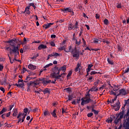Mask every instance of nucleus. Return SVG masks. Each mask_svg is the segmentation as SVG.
<instances>
[{
	"mask_svg": "<svg viewBox=\"0 0 129 129\" xmlns=\"http://www.w3.org/2000/svg\"><path fill=\"white\" fill-rule=\"evenodd\" d=\"M74 49L72 51V54L73 55V58H78V59H79V51L77 50V49L76 48H75V51Z\"/></svg>",
	"mask_w": 129,
	"mask_h": 129,
	"instance_id": "0eeeda50",
	"label": "nucleus"
},
{
	"mask_svg": "<svg viewBox=\"0 0 129 129\" xmlns=\"http://www.w3.org/2000/svg\"><path fill=\"white\" fill-rule=\"evenodd\" d=\"M62 77V75H57V77H56V79L63 81V80L61 78Z\"/></svg>",
	"mask_w": 129,
	"mask_h": 129,
	"instance_id": "58836bf2",
	"label": "nucleus"
},
{
	"mask_svg": "<svg viewBox=\"0 0 129 129\" xmlns=\"http://www.w3.org/2000/svg\"><path fill=\"white\" fill-rule=\"evenodd\" d=\"M5 115L6 116V117H9L11 115V112H9L6 114H5Z\"/></svg>",
	"mask_w": 129,
	"mask_h": 129,
	"instance_id": "680f3d73",
	"label": "nucleus"
},
{
	"mask_svg": "<svg viewBox=\"0 0 129 129\" xmlns=\"http://www.w3.org/2000/svg\"><path fill=\"white\" fill-rule=\"evenodd\" d=\"M48 56L49 57H54V58H56V57L60 56V54L57 52H53L51 54H49Z\"/></svg>",
	"mask_w": 129,
	"mask_h": 129,
	"instance_id": "ddd939ff",
	"label": "nucleus"
},
{
	"mask_svg": "<svg viewBox=\"0 0 129 129\" xmlns=\"http://www.w3.org/2000/svg\"><path fill=\"white\" fill-rule=\"evenodd\" d=\"M116 8L117 9H121V4H117Z\"/></svg>",
	"mask_w": 129,
	"mask_h": 129,
	"instance_id": "4d7b16f0",
	"label": "nucleus"
},
{
	"mask_svg": "<svg viewBox=\"0 0 129 129\" xmlns=\"http://www.w3.org/2000/svg\"><path fill=\"white\" fill-rule=\"evenodd\" d=\"M31 7H33V3H29L25 8L32 10V8H31Z\"/></svg>",
	"mask_w": 129,
	"mask_h": 129,
	"instance_id": "cd10ccee",
	"label": "nucleus"
},
{
	"mask_svg": "<svg viewBox=\"0 0 129 129\" xmlns=\"http://www.w3.org/2000/svg\"><path fill=\"white\" fill-rule=\"evenodd\" d=\"M7 110H8L7 108H6L5 107H3L2 110L0 111V115H1V114H3V113H5V112H7Z\"/></svg>",
	"mask_w": 129,
	"mask_h": 129,
	"instance_id": "4be33fe9",
	"label": "nucleus"
},
{
	"mask_svg": "<svg viewBox=\"0 0 129 129\" xmlns=\"http://www.w3.org/2000/svg\"><path fill=\"white\" fill-rule=\"evenodd\" d=\"M110 94H111V95H114L115 96H116V93H115L114 92H113V91H111V92H110Z\"/></svg>",
	"mask_w": 129,
	"mask_h": 129,
	"instance_id": "49530a36",
	"label": "nucleus"
},
{
	"mask_svg": "<svg viewBox=\"0 0 129 129\" xmlns=\"http://www.w3.org/2000/svg\"><path fill=\"white\" fill-rule=\"evenodd\" d=\"M121 109L122 110L121 111L116 114V118L114 121V123L115 124L121 122V119H122L129 120V108H128L126 112L125 108H124V107H122Z\"/></svg>",
	"mask_w": 129,
	"mask_h": 129,
	"instance_id": "f257e3e1",
	"label": "nucleus"
},
{
	"mask_svg": "<svg viewBox=\"0 0 129 129\" xmlns=\"http://www.w3.org/2000/svg\"><path fill=\"white\" fill-rule=\"evenodd\" d=\"M12 92H9L8 94H7V97H12ZM9 96H10V97H9Z\"/></svg>",
	"mask_w": 129,
	"mask_h": 129,
	"instance_id": "052dcab7",
	"label": "nucleus"
},
{
	"mask_svg": "<svg viewBox=\"0 0 129 129\" xmlns=\"http://www.w3.org/2000/svg\"><path fill=\"white\" fill-rule=\"evenodd\" d=\"M23 49L24 51L26 52V50H27V49H28V46H24Z\"/></svg>",
	"mask_w": 129,
	"mask_h": 129,
	"instance_id": "774afa93",
	"label": "nucleus"
},
{
	"mask_svg": "<svg viewBox=\"0 0 129 129\" xmlns=\"http://www.w3.org/2000/svg\"><path fill=\"white\" fill-rule=\"evenodd\" d=\"M70 28L71 29H70V31H71V30H75V26L74 25H72V26H70Z\"/></svg>",
	"mask_w": 129,
	"mask_h": 129,
	"instance_id": "bf43d9fd",
	"label": "nucleus"
},
{
	"mask_svg": "<svg viewBox=\"0 0 129 129\" xmlns=\"http://www.w3.org/2000/svg\"><path fill=\"white\" fill-rule=\"evenodd\" d=\"M121 127H123V124H120L118 128L115 127V129H121Z\"/></svg>",
	"mask_w": 129,
	"mask_h": 129,
	"instance_id": "864d4df0",
	"label": "nucleus"
},
{
	"mask_svg": "<svg viewBox=\"0 0 129 129\" xmlns=\"http://www.w3.org/2000/svg\"><path fill=\"white\" fill-rule=\"evenodd\" d=\"M17 115H18V109L16 108L13 111V116H17Z\"/></svg>",
	"mask_w": 129,
	"mask_h": 129,
	"instance_id": "5701e85b",
	"label": "nucleus"
},
{
	"mask_svg": "<svg viewBox=\"0 0 129 129\" xmlns=\"http://www.w3.org/2000/svg\"><path fill=\"white\" fill-rule=\"evenodd\" d=\"M17 39L16 38H13L11 40H10L9 41H8L7 42V43H12V44H13V45H14V44H17Z\"/></svg>",
	"mask_w": 129,
	"mask_h": 129,
	"instance_id": "f8f14e48",
	"label": "nucleus"
},
{
	"mask_svg": "<svg viewBox=\"0 0 129 129\" xmlns=\"http://www.w3.org/2000/svg\"><path fill=\"white\" fill-rule=\"evenodd\" d=\"M90 93L86 94V97L85 98H90Z\"/></svg>",
	"mask_w": 129,
	"mask_h": 129,
	"instance_id": "5fc2aeb1",
	"label": "nucleus"
},
{
	"mask_svg": "<svg viewBox=\"0 0 129 129\" xmlns=\"http://www.w3.org/2000/svg\"><path fill=\"white\" fill-rule=\"evenodd\" d=\"M60 12H62L64 14H67V13H71L72 12V9L71 8L69 7L64 9H60Z\"/></svg>",
	"mask_w": 129,
	"mask_h": 129,
	"instance_id": "1a4fd4ad",
	"label": "nucleus"
},
{
	"mask_svg": "<svg viewBox=\"0 0 129 129\" xmlns=\"http://www.w3.org/2000/svg\"><path fill=\"white\" fill-rule=\"evenodd\" d=\"M27 72H29V75L26 77V79L24 82L27 83V86L29 87V86H33V77H32L33 75V72H31L30 71H27Z\"/></svg>",
	"mask_w": 129,
	"mask_h": 129,
	"instance_id": "f03ea898",
	"label": "nucleus"
},
{
	"mask_svg": "<svg viewBox=\"0 0 129 129\" xmlns=\"http://www.w3.org/2000/svg\"><path fill=\"white\" fill-rule=\"evenodd\" d=\"M28 68H29V69H30V70H33V64H29Z\"/></svg>",
	"mask_w": 129,
	"mask_h": 129,
	"instance_id": "3c124183",
	"label": "nucleus"
},
{
	"mask_svg": "<svg viewBox=\"0 0 129 129\" xmlns=\"http://www.w3.org/2000/svg\"><path fill=\"white\" fill-rule=\"evenodd\" d=\"M103 43H106L107 45H108V44H109V41H108V40H103Z\"/></svg>",
	"mask_w": 129,
	"mask_h": 129,
	"instance_id": "69168bd1",
	"label": "nucleus"
},
{
	"mask_svg": "<svg viewBox=\"0 0 129 129\" xmlns=\"http://www.w3.org/2000/svg\"><path fill=\"white\" fill-rule=\"evenodd\" d=\"M51 78H55V79H57V72H54L53 73L51 74Z\"/></svg>",
	"mask_w": 129,
	"mask_h": 129,
	"instance_id": "a211bd4d",
	"label": "nucleus"
},
{
	"mask_svg": "<svg viewBox=\"0 0 129 129\" xmlns=\"http://www.w3.org/2000/svg\"><path fill=\"white\" fill-rule=\"evenodd\" d=\"M42 49H47V45L41 44L38 46V50H42Z\"/></svg>",
	"mask_w": 129,
	"mask_h": 129,
	"instance_id": "f3484780",
	"label": "nucleus"
},
{
	"mask_svg": "<svg viewBox=\"0 0 129 129\" xmlns=\"http://www.w3.org/2000/svg\"><path fill=\"white\" fill-rule=\"evenodd\" d=\"M27 115V114L23 113L22 114V121L21 122H24L25 121V118H26V116Z\"/></svg>",
	"mask_w": 129,
	"mask_h": 129,
	"instance_id": "c85d7f7f",
	"label": "nucleus"
},
{
	"mask_svg": "<svg viewBox=\"0 0 129 129\" xmlns=\"http://www.w3.org/2000/svg\"><path fill=\"white\" fill-rule=\"evenodd\" d=\"M118 87L116 86V85H114L113 87V91H117L118 90Z\"/></svg>",
	"mask_w": 129,
	"mask_h": 129,
	"instance_id": "2f4dec72",
	"label": "nucleus"
},
{
	"mask_svg": "<svg viewBox=\"0 0 129 129\" xmlns=\"http://www.w3.org/2000/svg\"><path fill=\"white\" fill-rule=\"evenodd\" d=\"M78 21H76V22L75 23V28L78 29Z\"/></svg>",
	"mask_w": 129,
	"mask_h": 129,
	"instance_id": "a19ab883",
	"label": "nucleus"
},
{
	"mask_svg": "<svg viewBox=\"0 0 129 129\" xmlns=\"http://www.w3.org/2000/svg\"><path fill=\"white\" fill-rule=\"evenodd\" d=\"M115 104L117 105V108H114V110L115 111H118V110L120 108V106L119 105L120 104V102L118 100Z\"/></svg>",
	"mask_w": 129,
	"mask_h": 129,
	"instance_id": "9b49d317",
	"label": "nucleus"
},
{
	"mask_svg": "<svg viewBox=\"0 0 129 129\" xmlns=\"http://www.w3.org/2000/svg\"><path fill=\"white\" fill-rule=\"evenodd\" d=\"M24 83H22L21 84H19V87H22L23 88L24 87Z\"/></svg>",
	"mask_w": 129,
	"mask_h": 129,
	"instance_id": "0e129e2a",
	"label": "nucleus"
},
{
	"mask_svg": "<svg viewBox=\"0 0 129 129\" xmlns=\"http://www.w3.org/2000/svg\"><path fill=\"white\" fill-rule=\"evenodd\" d=\"M73 99V94L69 95L68 96V100L67 101H71Z\"/></svg>",
	"mask_w": 129,
	"mask_h": 129,
	"instance_id": "c756f323",
	"label": "nucleus"
},
{
	"mask_svg": "<svg viewBox=\"0 0 129 129\" xmlns=\"http://www.w3.org/2000/svg\"><path fill=\"white\" fill-rule=\"evenodd\" d=\"M117 50L118 52H121L122 51V47L120 45H117Z\"/></svg>",
	"mask_w": 129,
	"mask_h": 129,
	"instance_id": "72a5a7b5",
	"label": "nucleus"
},
{
	"mask_svg": "<svg viewBox=\"0 0 129 129\" xmlns=\"http://www.w3.org/2000/svg\"><path fill=\"white\" fill-rule=\"evenodd\" d=\"M126 104H129V98L127 100H124V104L122 107H124V108H125V107Z\"/></svg>",
	"mask_w": 129,
	"mask_h": 129,
	"instance_id": "393cba45",
	"label": "nucleus"
},
{
	"mask_svg": "<svg viewBox=\"0 0 129 129\" xmlns=\"http://www.w3.org/2000/svg\"><path fill=\"white\" fill-rule=\"evenodd\" d=\"M38 110H39V109H38V108H35L33 110V112H34V113H38Z\"/></svg>",
	"mask_w": 129,
	"mask_h": 129,
	"instance_id": "a18cd8bd",
	"label": "nucleus"
},
{
	"mask_svg": "<svg viewBox=\"0 0 129 129\" xmlns=\"http://www.w3.org/2000/svg\"><path fill=\"white\" fill-rule=\"evenodd\" d=\"M60 69H61V71H63V72H65V71H66V67H62L61 68H60Z\"/></svg>",
	"mask_w": 129,
	"mask_h": 129,
	"instance_id": "603ef678",
	"label": "nucleus"
},
{
	"mask_svg": "<svg viewBox=\"0 0 129 129\" xmlns=\"http://www.w3.org/2000/svg\"><path fill=\"white\" fill-rule=\"evenodd\" d=\"M16 40H17V43H20V44H21L22 45V41L21 39L17 38Z\"/></svg>",
	"mask_w": 129,
	"mask_h": 129,
	"instance_id": "c03bdc74",
	"label": "nucleus"
},
{
	"mask_svg": "<svg viewBox=\"0 0 129 129\" xmlns=\"http://www.w3.org/2000/svg\"><path fill=\"white\" fill-rule=\"evenodd\" d=\"M0 90H1V91H3V93H5V92L6 91L5 88L3 87H0Z\"/></svg>",
	"mask_w": 129,
	"mask_h": 129,
	"instance_id": "e2e57ef3",
	"label": "nucleus"
},
{
	"mask_svg": "<svg viewBox=\"0 0 129 129\" xmlns=\"http://www.w3.org/2000/svg\"><path fill=\"white\" fill-rule=\"evenodd\" d=\"M6 83H7V78H4L3 81H0V84L1 85H6Z\"/></svg>",
	"mask_w": 129,
	"mask_h": 129,
	"instance_id": "6ab92c4d",
	"label": "nucleus"
},
{
	"mask_svg": "<svg viewBox=\"0 0 129 129\" xmlns=\"http://www.w3.org/2000/svg\"><path fill=\"white\" fill-rule=\"evenodd\" d=\"M56 111H57V110L56 109H54L53 111L51 112V114L53 117H57V114H56Z\"/></svg>",
	"mask_w": 129,
	"mask_h": 129,
	"instance_id": "aec40b11",
	"label": "nucleus"
},
{
	"mask_svg": "<svg viewBox=\"0 0 129 129\" xmlns=\"http://www.w3.org/2000/svg\"><path fill=\"white\" fill-rule=\"evenodd\" d=\"M99 74V72H95V71H92L91 72V73H90V74L91 75H94V74Z\"/></svg>",
	"mask_w": 129,
	"mask_h": 129,
	"instance_id": "09e8293b",
	"label": "nucleus"
},
{
	"mask_svg": "<svg viewBox=\"0 0 129 129\" xmlns=\"http://www.w3.org/2000/svg\"><path fill=\"white\" fill-rule=\"evenodd\" d=\"M64 90L66 91V92H68V93H70L71 92V88H67L64 89Z\"/></svg>",
	"mask_w": 129,
	"mask_h": 129,
	"instance_id": "7c9ffc66",
	"label": "nucleus"
},
{
	"mask_svg": "<svg viewBox=\"0 0 129 129\" xmlns=\"http://www.w3.org/2000/svg\"><path fill=\"white\" fill-rule=\"evenodd\" d=\"M107 61L108 64H110V65H113V64H114L113 60H111L109 59V58H107Z\"/></svg>",
	"mask_w": 129,
	"mask_h": 129,
	"instance_id": "b1692460",
	"label": "nucleus"
},
{
	"mask_svg": "<svg viewBox=\"0 0 129 129\" xmlns=\"http://www.w3.org/2000/svg\"><path fill=\"white\" fill-rule=\"evenodd\" d=\"M100 17V16L98 14H96L95 15V18H96V19H99Z\"/></svg>",
	"mask_w": 129,
	"mask_h": 129,
	"instance_id": "338daca9",
	"label": "nucleus"
},
{
	"mask_svg": "<svg viewBox=\"0 0 129 129\" xmlns=\"http://www.w3.org/2000/svg\"><path fill=\"white\" fill-rule=\"evenodd\" d=\"M40 81H42L43 84L44 85H46V82H47V79L42 78V79H39V80L34 81L33 82V86H36V85H39L40 84Z\"/></svg>",
	"mask_w": 129,
	"mask_h": 129,
	"instance_id": "39448f33",
	"label": "nucleus"
},
{
	"mask_svg": "<svg viewBox=\"0 0 129 129\" xmlns=\"http://www.w3.org/2000/svg\"><path fill=\"white\" fill-rule=\"evenodd\" d=\"M123 127H124V129H129V120H126L123 119Z\"/></svg>",
	"mask_w": 129,
	"mask_h": 129,
	"instance_id": "6e6552de",
	"label": "nucleus"
},
{
	"mask_svg": "<svg viewBox=\"0 0 129 129\" xmlns=\"http://www.w3.org/2000/svg\"><path fill=\"white\" fill-rule=\"evenodd\" d=\"M53 65V63H50L48 64H46L45 67H44V69H45V68H48V67H50V66H52Z\"/></svg>",
	"mask_w": 129,
	"mask_h": 129,
	"instance_id": "ea45409f",
	"label": "nucleus"
},
{
	"mask_svg": "<svg viewBox=\"0 0 129 129\" xmlns=\"http://www.w3.org/2000/svg\"><path fill=\"white\" fill-rule=\"evenodd\" d=\"M66 49V46H60L58 49L60 50V51H63V50H65Z\"/></svg>",
	"mask_w": 129,
	"mask_h": 129,
	"instance_id": "473e14b6",
	"label": "nucleus"
},
{
	"mask_svg": "<svg viewBox=\"0 0 129 129\" xmlns=\"http://www.w3.org/2000/svg\"><path fill=\"white\" fill-rule=\"evenodd\" d=\"M93 42L94 44H98V39L96 38H94L93 39Z\"/></svg>",
	"mask_w": 129,
	"mask_h": 129,
	"instance_id": "4c0bfd02",
	"label": "nucleus"
},
{
	"mask_svg": "<svg viewBox=\"0 0 129 129\" xmlns=\"http://www.w3.org/2000/svg\"><path fill=\"white\" fill-rule=\"evenodd\" d=\"M128 72H129V67H127L126 70L123 71V74L122 75V77H124V78H125L124 75L123 74H125V73H128Z\"/></svg>",
	"mask_w": 129,
	"mask_h": 129,
	"instance_id": "412c9836",
	"label": "nucleus"
},
{
	"mask_svg": "<svg viewBox=\"0 0 129 129\" xmlns=\"http://www.w3.org/2000/svg\"><path fill=\"white\" fill-rule=\"evenodd\" d=\"M119 94H118L117 95V96H119V95H121V96H125L126 95V94H128L129 93V89L128 90H125V89L123 88V89H121L119 91Z\"/></svg>",
	"mask_w": 129,
	"mask_h": 129,
	"instance_id": "423d86ee",
	"label": "nucleus"
},
{
	"mask_svg": "<svg viewBox=\"0 0 129 129\" xmlns=\"http://www.w3.org/2000/svg\"><path fill=\"white\" fill-rule=\"evenodd\" d=\"M39 56L38 53H34V55L33 56V59H35V58H37Z\"/></svg>",
	"mask_w": 129,
	"mask_h": 129,
	"instance_id": "de8ad7c7",
	"label": "nucleus"
},
{
	"mask_svg": "<svg viewBox=\"0 0 129 129\" xmlns=\"http://www.w3.org/2000/svg\"><path fill=\"white\" fill-rule=\"evenodd\" d=\"M31 11H32V9H29L28 8H25V16H30L31 14Z\"/></svg>",
	"mask_w": 129,
	"mask_h": 129,
	"instance_id": "4468645a",
	"label": "nucleus"
},
{
	"mask_svg": "<svg viewBox=\"0 0 129 129\" xmlns=\"http://www.w3.org/2000/svg\"><path fill=\"white\" fill-rule=\"evenodd\" d=\"M71 75H72V72L70 71L69 72V73L67 76V78H68L69 77H70V76H71Z\"/></svg>",
	"mask_w": 129,
	"mask_h": 129,
	"instance_id": "6e6d98bb",
	"label": "nucleus"
},
{
	"mask_svg": "<svg viewBox=\"0 0 129 129\" xmlns=\"http://www.w3.org/2000/svg\"><path fill=\"white\" fill-rule=\"evenodd\" d=\"M76 45H78V46H79L80 44H81V39H79V41H78L77 40L76 41Z\"/></svg>",
	"mask_w": 129,
	"mask_h": 129,
	"instance_id": "79ce46f5",
	"label": "nucleus"
},
{
	"mask_svg": "<svg viewBox=\"0 0 129 129\" xmlns=\"http://www.w3.org/2000/svg\"><path fill=\"white\" fill-rule=\"evenodd\" d=\"M104 25H106L107 26H108V25H109V21H108V19H105L104 20Z\"/></svg>",
	"mask_w": 129,
	"mask_h": 129,
	"instance_id": "a878e982",
	"label": "nucleus"
},
{
	"mask_svg": "<svg viewBox=\"0 0 129 129\" xmlns=\"http://www.w3.org/2000/svg\"><path fill=\"white\" fill-rule=\"evenodd\" d=\"M22 43V45H25V44H27V39H26L25 37L24 38L22 43Z\"/></svg>",
	"mask_w": 129,
	"mask_h": 129,
	"instance_id": "c9c22d12",
	"label": "nucleus"
},
{
	"mask_svg": "<svg viewBox=\"0 0 129 129\" xmlns=\"http://www.w3.org/2000/svg\"><path fill=\"white\" fill-rule=\"evenodd\" d=\"M10 46L13 47V48H10V54H14V58H17V56L20 54L19 52V45L16 46L15 44H10Z\"/></svg>",
	"mask_w": 129,
	"mask_h": 129,
	"instance_id": "7ed1b4c3",
	"label": "nucleus"
},
{
	"mask_svg": "<svg viewBox=\"0 0 129 129\" xmlns=\"http://www.w3.org/2000/svg\"><path fill=\"white\" fill-rule=\"evenodd\" d=\"M98 88H92L91 89H90V91H98Z\"/></svg>",
	"mask_w": 129,
	"mask_h": 129,
	"instance_id": "e433bc0d",
	"label": "nucleus"
},
{
	"mask_svg": "<svg viewBox=\"0 0 129 129\" xmlns=\"http://www.w3.org/2000/svg\"><path fill=\"white\" fill-rule=\"evenodd\" d=\"M28 111H29V109H28V108H25L24 109V112L25 113V114H27Z\"/></svg>",
	"mask_w": 129,
	"mask_h": 129,
	"instance_id": "37998d69",
	"label": "nucleus"
},
{
	"mask_svg": "<svg viewBox=\"0 0 129 129\" xmlns=\"http://www.w3.org/2000/svg\"><path fill=\"white\" fill-rule=\"evenodd\" d=\"M36 4H35V3H33V9H34V10H35V9L37 8V7L36 6H37V5L38 4V1H36Z\"/></svg>",
	"mask_w": 129,
	"mask_h": 129,
	"instance_id": "f704fd0d",
	"label": "nucleus"
},
{
	"mask_svg": "<svg viewBox=\"0 0 129 129\" xmlns=\"http://www.w3.org/2000/svg\"><path fill=\"white\" fill-rule=\"evenodd\" d=\"M43 114H44V115H45L46 116V115H49L50 114V113H49V112H48V111H45L43 112Z\"/></svg>",
	"mask_w": 129,
	"mask_h": 129,
	"instance_id": "13d9d810",
	"label": "nucleus"
},
{
	"mask_svg": "<svg viewBox=\"0 0 129 129\" xmlns=\"http://www.w3.org/2000/svg\"><path fill=\"white\" fill-rule=\"evenodd\" d=\"M85 102L86 103V104H88L89 102H93V100H91L90 98H85Z\"/></svg>",
	"mask_w": 129,
	"mask_h": 129,
	"instance_id": "dca6fc26",
	"label": "nucleus"
},
{
	"mask_svg": "<svg viewBox=\"0 0 129 129\" xmlns=\"http://www.w3.org/2000/svg\"><path fill=\"white\" fill-rule=\"evenodd\" d=\"M116 118V117H115V116L114 115H113L112 118L110 117V119L106 120V122H108V123H110L112 122V120H113V119H114V121H115Z\"/></svg>",
	"mask_w": 129,
	"mask_h": 129,
	"instance_id": "9d476101",
	"label": "nucleus"
},
{
	"mask_svg": "<svg viewBox=\"0 0 129 129\" xmlns=\"http://www.w3.org/2000/svg\"><path fill=\"white\" fill-rule=\"evenodd\" d=\"M92 112H93L94 114L97 115L99 113V111L96 110L95 109H92Z\"/></svg>",
	"mask_w": 129,
	"mask_h": 129,
	"instance_id": "bb28decb",
	"label": "nucleus"
},
{
	"mask_svg": "<svg viewBox=\"0 0 129 129\" xmlns=\"http://www.w3.org/2000/svg\"><path fill=\"white\" fill-rule=\"evenodd\" d=\"M53 24L52 23H49L47 24H45V25H43V27L45 28V29H49V28H50L51 26H52V25Z\"/></svg>",
	"mask_w": 129,
	"mask_h": 129,
	"instance_id": "2eb2a0df",
	"label": "nucleus"
},
{
	"mask_svg": "<svg viewBox=\"0 0 129 129\" xmlns=\"http://www.w3.org/2000/svg\"><path fill=\"white\" fill-rule=\"evenodd\" d=\"M33 89H34V92H35V93H40V92H43L44 94H46V93L50 94V93H51L50 89L48 88H46L44 90H43L40 88L38 89V88L35 86H33Z\"/></svg>",
	"mask_w": 129,
	"mask_h": 129,
	"instance_id": "20e7f679",
	"label": "nucleus"
},
{
	"mask_svg": "<svg viewBox=\"0 0 129 129\" xmlns=\"http://www.w3.org/2000/svg\"><path fill=\"white\" fill-rule=\"evenodd\" d=\"M93 115V113L91 112L87 114L88 117H91Z\"/></svg>",
	"mask_w": 129,
	"mask_h": 129,
	"instance_id": "8fccbe9b",
	"label": "nucleus"
}]
</instances>
